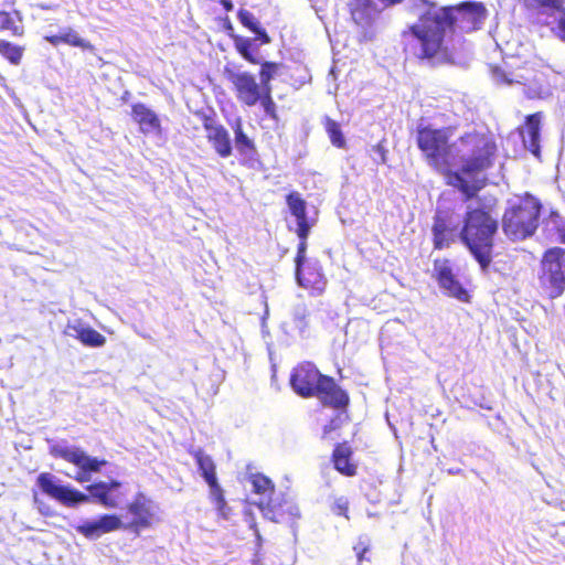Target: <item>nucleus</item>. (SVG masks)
<instances>
[{"instance_id":"1","label":"nucleus","mask_w":565,"mask_h":565,"mask_svg":"<svg viewBox=\"0 0 565 565\" xmlns=\"http://www.w3.org/2000/svg\"><path fill=\"white\" fill-rule=\"evenodd\" d=\"M487 15L482 2L463 1L441 7L438 11L420 15L418 22L401 33L402 51L407 60L431 66L451 63L454 52L446 33H468L478 30Z\"/></svg>"},{"instance_id":"2","label":"nucleus","mask_w":565,"mask_h":565,"mask_svg":"<svg viewBox=\"0 0 565 565\" xmlns=\"http://www.w3.org/2000/svg\"><path fill=\"white\" fill-rule=\"evenodd\" d=\"M495 140L486 132L469 131L455 142L454 161L459 162V169H450L447 183L458 189L465 200L473 199L484 186V180L479 175L490 169L497 156Z\"/></svg>"},{"instance_id":"3","label":"nucleus","mask_w":565,"mask_h":565,"mask_svg":"<svg viewBox=\"0 0 565 565\" xmlns=\"http://www.w3.org/2000/svg\"><path fill=\"white\" fill-rule=\"evenodd\" d=\"M498 230L499 222L490 206L482 204L467 207L462 216L459 238L484 271L493 260Z\"/></svg>"},{"instance_id":"4","label":"nucleus","mask_w":565,"mask_h":565,"mask_svg":"<svg viewBox=\"0 0 565 565\" xmlns=\"http://www.w3.org/2000/svg\"><path fill=\"white\" fill-rule=\"evenodd\" d=\"M289 384L298 396L316 397L324 407L345 412L350 405L349 393L332 376L322 374L313 362L298 363L290 372Z\"/></svg>"},{"instance_id":"5","label":"nucleus","mask_w":565,"mask_h":565,"mask_svg":"<svg viewBox=\"0 0 565 565\" xmlns=\"http://www.w3.org/2000/svg\"><path fill=\"white\" fill-rule=\"evenodd\" d=\"M36 486L42 493L65 507H76L79 503L94 501L106 509H116L121 500V495L115 492L121 488L122 483L115 479L88 484L86 487L88 494L70 486L60 484L56 477L50 472H41L36 478Z\"/></svg>"},{"instance_id":"6","label":"nucleus","mask_w":565,"mask_h":565,"mask_svg":"<svg viewBox=\"0 0 565 565\" xmlns=\"http://www.w3.org/2000/svg\"><path fill=\"white\" fill-rule=\"evenodd\" d=\"M542 204L537 198L525 193L508 201L502 215V231L512 241L532 236L539 225Z\"/></svg>"},{"instance_id":"7","label":"nucleus","mask_w":565,"mask_h":565,"mask_svg":"<svg viewBox=\"0 0 565 565\" xmlns=\"http://www.w3.org/2000/svg\"><path fill=\"white\" fill-rule=\"evenodd\" d=\"M450 129L424 126L417 128L416 142L427 163L449 178L454 164L455 143H450Z\"/></svg>"},{"instance_id":"8","label":"nucleus","mask_w":565,"mask_h":565,"mask_svg":"<svg viewBox=\"0 0 565 565\" xmlns=\"http://www.w3.org/2000/svg\"><path fill=\"white\" fill-rule=\"evenodd\" d=\"M226 79L231 83L236 100L245 107L260 105L265 115L274 121L279 120L277 105L273 98L271 87H264L254 74L247 71L234 72L225 68Z\"/></svg>"},{"instance_id":"9","label":"nucleus","mask_w":565,"mask_h":565,"mask_svg":"<svg viewBox=\"0 0 565 565\" xmlns=\"http://www.w3.org/2000/svg\"><path fill=\"white\" fill-rule=\"evenodd\" d=\"M493 76L500 84H518L529 98H542L546 93V75L542 65L535 62H524L509 74L499 67L492 70Z\"/></svg>"},{"instance_id":"10","label":"nucleus","mask_w":565,"mask_h":565,"mask_svg":"<svg viewBox=\"0 0 565 565\" xmlns=\"http://www.w3.org/2000/svg\"><path fill=\"white\" fill-rule=\"evenodd\" d=\"M539 281L550 299L562 296L565 291V249L551 247L541 259Z\"/></svg>"},{"instance_id":"11","label":"nucleus","mask_w":565,"mask_h":565,"mask_svg":"<svg viewBox=\"0 0 565 565\" xmlns=\"http://www.w3.org/2000/svg\"><path fill=\"white\" fill-rule=\"evenodd\" d=\"M308 243L299 242L295 257L296 279L300 287L312 296H321L327 288V278L317 263L305 264Z\"/></svg>"},{"instance_id":"12","label":"nucleus","mask_w":565,"mask_h":565,"mask_svg":"<svg viewBox=\"0 0 565 565\" xmlns=\"http://www.w3.org/2000/svg\"><path fill=\"white\" fill-rule=\"evenodd\" d=\"M157 509V504L145 492H137L126 507L131 520L124 523V530L139 535L140 531L153 527L160 522Z\"/></svg>"},{"instance_id":"13","label":"nucleus","mask_w":565,"mask_h":565,"mask_svg":"<svg viewBox=\"0 0 565 565\" xmlns=\"http://www.w3.org/2000/svg\"><path fill=\"white\" fill-rule=\"evenodd\" d=\"M50 454L54 458H61L68 463L76 466L78 471L74 479L81 483L89 481L92 473L99 472L100 469L107 465V460L87 456L77 447L55 445L50 448Z\"/></svg>"},{"instance_id":"14","label":"nucleus","mask_w":565,"mask_h":565,"mask_svg":"<svg viewBox=\"0 0 565 565\" xmlns=\"http://www.w3.org/2000/svg\"><path fill=\"white\" fill-rule=\"evenodd\" d=\"M196 116L205 130V137L221 158H228L233 153V146L228 130L220 122L214 110L198 111Z\"/></svg>"},{"instance_id":"15","label":"nucleus","mask_w":565,"mask_h":565,"mask_svg":"<svg viewBox=\"0 0 565 565\" xmlns=\"http://www.w3.org/2000/svg\"><path fill=\"white\" fill-rule=\"evenodd\" d=\"M434 277L440 288L461 302H470L471 296L467 289L457 280L450 260L447 258H437L434 260Z\"/></svg>"},{"instance_id":"16","label":"nucleus","mask_w":565,"mask_h":565,"mask_svg":"<svg viewBox=\"0 0 565 565\" xmlns=\"http://www.w3.org/2000/svg\"><path fill=\"white\" fill-rule=\"evenodd\" d=\"M124 529V522L118 514L105 513L96 520L85 521L78 524L75 530L87 540H97L104 534Z\"/></svg>"},{"instance_id":"17","label":"nucleus","mask_w":565,"mask_h":565,"mask_svg":"<svg viewBox=\"0 0 565 565\" xmlns=\"http://www.w3.org/2000/svg\"><path fill=\"white\" fill-rule=\"evenodd\" d=\"M347 8L352 22L364 31L375 24L381 13L374 0H349Z\"/></svg>"},{"instance_id":"18","label":"nucleus","mask_w":565,"mask_h":565,"mask_svg":"<svg viewBox=\"0 0 565 565\" xmlns=\"http://www.w3.org/2000/svg\"><path fill=\"white\" fill-rule=\"evenodd\" d=\"M286 204L289 212L297 221L295 233L299 242L307 243L311 227L313 226V222L307 216V202L299 192L291 191L286 195Z\"/></svg>"},{"instance_id":"19","label":"nucleus","mask_w":565,"mask_h":565,"mask_svg":"<svg viewBox=\"0 0 565 565\" xmlns=\"http://www.w3.org/2000/svg\"><path fill=\"white\" fill-rule=\"evenodd\" d=\"M353 448L348 440L337 443L331 454L333 468L344 477L358 473V463L353 459Z\"/></svg>"},{"instance_id":"20","label":"nucleus","mask_w":565,"mask_h":565,"mask_svg":"<svg viewBox=\"0 0 565 565\" xmlns=\"http://www.w3.org/2000/svg\"><path fill=\"white\" fill-rule=\"evenodd\" d=\"M431 232L434 248L438 250L448 247L456 239V227L451 225L450 217L446 213H436Z\"/></svg>"},{"instance_id":"21","label":"nucleus","mask_w":565,"mask_h":565,"mask_svg":"<svg viewBox=\"0 0 565 565\" xmlns=\"http://www.w3.org/2000/svg\"><path fill=\"white\" fill-rule=\"evenodd\" d=\"M234 132V145L242 157L241 164L242 166H252V161H254L257 157V147L252 138L247 136L244 131L243 122L241 118H237L232 126Z\"/></svg>"},{"instance_id":"22","label":"nucleus","mask_w":565,"mask_h":565,"mask_svg":"<svg viewBox=\"0 0 565 565\" xmlns=\"http://www.w3.org/2000/svg\"><path fill=\"white\" fill-rule=\"evenodd\" d=\"M131 117L139 126L142 134L161 132V121L158 115L142 103H136L131 106Z\"/></svg>"},{"instance_id":"23","label":"nucleus","mask_w":565,"mask_h":565,"mask_svg":"<svg viewBox=\"0 0 565 565\" xmlns=\"http://www.w3.org/2000/svg\"><path fill=\"white\" fill-rule=\"evenodd\" d=\"M3 3L13 8L15 0H4ZM0 32H8L11 36L22 38L25 33L22 15L19 10H0Z\"/></svg>"},{"instance_id":"24","label":"nucleus","mask_w":565,"mask_h":565,"mask_svg":"<svg viewBox=\"0 0 565 565\" xmlns=\"http://www.w3.org/2000/svg\"><path fill=\"white\" fill-rule=\"evenodd\" d=\"M44 40L53 46L66 44L73 47H78L83 51L94 53L96 47L88 40L82 38L74 29L67 28L57 34H49Z\"/></svg>"},{"instance_id":"25","label":"nucleus","mask_w":565,"mask_h":565,"mask_svg":"<svg viewBox=\"0 0 565 565\" xmlns=\"http://www.w3.org/2000/svg\"><path fill=\"white\" fill-rule=\"evenodd\" d=\"M189 452L194 458L198 469L206 484L218 481L216 465L210 455L205 454L202 449L190 450Z\"/></svg>"},{"instance_id":"26","label":"nucleus","mask_w":565,"mask_h":565,"mask_svg":"<svg viewBox=\"0 0 565 565\" xmlns=\"http://www.w3.org/2000/svg\"><path fill=\"white\" fill-rule=\"evenodd\" d=\"M541 113H534L525 118V128L527 134L526 147L535 156L540 153V132H541Z\"/></svg>"},{"instance_id":"27","label":"nucleus","mask_w":565,"mask_h":565,"mask_svg":"<svg viewBox=\"0 0 565 565\" xmlns=\"http://www.w3.org/2000/svg\"><path fill=\"white\" fill-rule=\"evenodd\" d=\"M67 328L75 332L73 335L85 347L99 348L106 343V338L90 327L68 326Z\"/></svg>"},{"instance_id":"28","label":"nucleus","mask_w":565,"mask_h":565,"mask_svg":"<svg viewBox=\"0 0 565 565\" xmlns=\"http://www.w3.org/2000/svg\"><path fill=\"white\" fill-rule=\"evenodd\" d=\"M234 47L236 52L249 64L257 65L259 64V58L257 56V46L254 44L253 40L249 38H244L242 35H231Z\"/></svg>"},{"instance_id":"29","label":"nucleus","mask_w":565,"mask_h":565,"mask_svg":"<svg viewBox=\"0 0 565 565\" xmlns=\"http://www.w3.org/2000/svg\"><path fill=\"white\" fill-rule=\"evenodd\" d=\"M209 486V498L214 504L217 514L226 519L230 514V508L227 505L225 493L218 481L210 483Z\"/></svg>"},{"instance_id":"30","label":"nucleus","mask_w":565,"mask_h":565,"mask_svg":"<svg viewBox=\"0 0 565 565\" xmlns=\"http://www.w3.org/2000/svg\"><path fill=\"white\" fill-rule=\"evenodd\" d=\"M522 4L530 11L553 13L559 12L564 8L565 0H522Z\"/></svg>"},{"instance_id":"31","label":"nucleus","mask_w":565,"mask_h":565,"mask_svg":"<svg viewBox=\"0 0 565 565\" xmlns=\"http://www.w3.org/2000/svg\"><path fill=\"white\" fill-rule=\"evenodd\" d=\"M24 46L0 39V55L12 65H19L24 54Z\"/></svg>"},{"instance_id":"32","label":"nucleus","mask_w":565,"mask_h":565,"mask_svg":"<svg viewBox=\"0 0 565 565\" xmlns=\"http://www.w3.org/2000/svg\"><path fill=\"white\" fill-rule=\"evenodd\" d=\"M253 492L263 495H270L275 491L274 482L263 473L256 472L248 476Z\"/></svg>"},{"instance_id":"33","label":"nucleus","mask_w":565,"mask_h":565,"mask_svg":"<svg viewBox=\"0 0 565 565\" xmlns=\"http://www.w3.org/2000/svg\"><path fill=\"white\" fill-rule=\"evenodd\" d=\"M323 125H324V129L330 138L331 143L334 147L340 148V149L345 148L347 141L342 134L340 125L335 120H333L329 117H327L324 119Z\"/></svg>"},{"instance_id":"34","label":"nucleus","mask_w":565,"mask_h":565,"mask_svg":"<svg viewBox=\"0 0 565 565\" xmlns=\"http://www.w3.org/2000/svg\"><path fill=\"white\" fill-rule=\"evenodd\" d=\"M259 82L263 84L264 87H271L270 82L275 78V76L278 74V71L280 68V64L273 62V61H259Z\"/></svg>"},{"instance_id":"35","label":"nucleus","mask_w":565,"mask_h":565,"mask_svg":"<svg viewBox=\"0 0 565 565\" xmlns=\"http://www.w3.org/2000/svg\"><path fill=\"white\" fill-rule=\"evenodd\" d=\"M258 509L263 515L274 522H280L284 516V511L280 507H274L270 502L257 503Z\"/></svg>"},{"instance_id":"36","label":"nucleus","mask_w":565,"mask_h":565,"mask_svg":"<svg viewBox=\"0 0 565 565\" xmlns=\"http://www.w3.org/2000/svg\"><path fill=\"white\" fill-rule=\"evenodd\" d=\"M237 18L243 26L248 29L249 31H256V29L259 26L258 21L254 17L252 12L245 9H239L237 12Z\"/></svg>"},{"instance_id":"37","label":"nucleus","mask_w":565,"mask_h":565,"mask_svg":"<svg viewBox=\"0 0 565 565\" xmlns=\"http://www.w3.org/2000/svg\"><path fill=\"white\" fill-rule=\"evenodd\" d=\"M333 514L349 519V502L344 498L334 501L331 508Z\"/></svg>"},{"instance_id":"38","label":"nucleus","mask_w":565,"mask_h":565,"mask_svg":"<svg viewBox=\"0 0 565 565\" xmlns=\"http://www.w3.org/2000/svg\"><path fill=\"white\" fill-rule=\"evenodd\" d=\"M561 12L553 32L561 41L565 42V9L563 8Z\"/></svg>"},{"instance_id":"39","label":"nucleus","mask_w":565,"mask_h":565,"mask_svg":"<svg viewBox=\"0 0 565 565\" xmlns=\"http://www.w3.org/2000/svg\"><path fill=\"white\" fill-rule=\"evenodd\" d=\"M341 426V423L339 418H332L327 425L322 428V438H326L330 433L333 430L339 429Z\"/></svg>"},{"instance_id":"40","label":"nucleus","mask_w":565,"mask_h":565,"mask_svg":"<svg viewBox=\"0 0 565 565\" xmlns=\"http://www.w3.org/2000/svg\"><path fill=\"white\" fill-rule=\"evenodd\" d=\"M253 33L256 34V39L260 41V44H269L271 42L268 33L260 26H258L256 31H253Z\"/></svg>"},{"instance_id":"41","label":"nucleus","mask_w":565,"mask_h":565,"mask_svg":"<svg viewBox=\"0 0 565 565\" xmlns=\"http://www.w3.org/2000/svg\"><path fill=\"white\" fill-rule=\"evenodd\" d=\"M367 546L363 545L362 543L354 546V551L356 553V557L359 562H362L364 558L365 553L367 552Z\"/></svg>"},{"instance_id":"42","label":"nucleus","mask_w":565,"mask_h":565,"mask_svg":"<svg viewBox=\"0 0 565 565\" xmlns=\"http://www.w3.org/2000/svg\"><path fill=\"white\" fill-rule=\"evenodd\" d=\"M221 1H222V4L224 6V8L226 10H232L233 4H232V2L230 0H221Z\"/></svg>"},{"instance_id":"43","label":"nucleus","mask_w":565,"mask_h":565,"mask_svg":"<svg viewBox=\"0 0 565 565\" xmlns=\"http://www.w3.org/2000/svg\"><path fill=\"white\" fill-rule=\"evenodd\" d=\"M559 242L565 244V232L559 235Z\"/></svg>"},{"instance_id":"44","label":"nucleus","mask_w":565,"mask_h":565,"mask_svg":"<svg viewBox=\"0 0 565 565\" xmlns=\"http://www.w3.org/2000/svg\"><path fill=\"white\" fill-rule=\"evenodd\" d=\"M385 2H387L388 4H394L396 2H398L399 0H384Z\"/></svg>"},{"instance_id":"45","label":"nucleus","mask_w":565,"mask_h":565,"mask_svg":"<svg viewBox=\"0 0 565 565\" xmlns=\"http://www.w3.org/2000/svg\"><path fill=\"white\" fill-rule=\"evenodd\" d=\"M226 30H231V31L233 30V26L231 23L227 24Z\"/></svg>"},{"instance_id":"46","label":"nucleus","mask_w":565,"mask_h":565,"mask_svg":"<svg viewBox=\"0 0 565 565\" xmlns=\"http://www.w3.org/2000/svg\"><path fill=\"white\" fill-rule=\"evenodd\" d=\"M376 148H377L381 152H383V147H382L381 145H377V146H376Z\"/></svg>"}]
</instances>
